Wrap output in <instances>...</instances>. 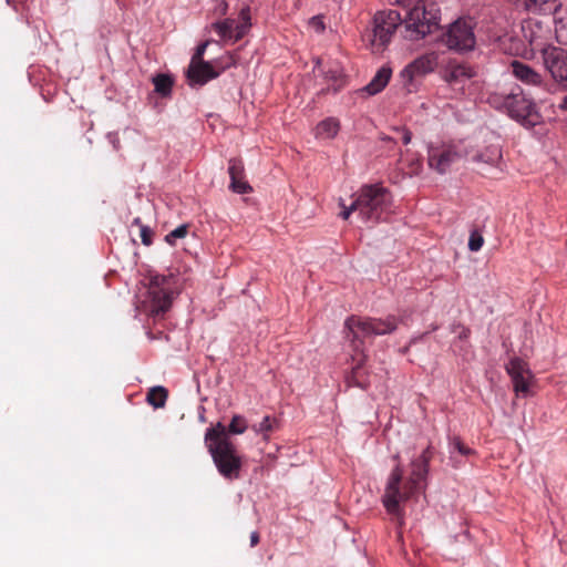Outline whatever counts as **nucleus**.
Instances as JSON below:
<instances>
[{"mask_svg":"<svg viewBox=\"0 0 567 567\" xmlns=\"http://www.w3.org/2000/svg\"><path fill=\"white\" fill-rule=\"evenodd\" d=\"M393 131L401 136L403 144L408 145L412 140V133L406 127H394Z\"/></svg>","mask_w":567,"mask_h":567,"instance_id":"36","label":"nucleus"},{"mask_svg":"<svg viewBox=\"0 0 567 567\" xmlns=\"http://www.w3.org/2000/svg\"><path fill=\"white\" fill-rule=\"evenodd\" d=\"M208 45V42H204L202 44H199L197 48H196V52L194 53L192 60H190V63H198V62H204L202 60V56L204 55L205 51H206V48Z\"/></svg>","mask_w":567,"mask_h":567,"instance_id":"37","label":"nucleus"},{"mask_svg":"<svg viewBox=\"0 0 567 567\" xmlns=\"http://www.w3.org/2000/svg\"><path fill=\"white\" fill-rule=\"evenodd\" d=\"M248 429L247 420L239 414H235L228 425V432L230 434H243Z\"/></svg>","mask_w":567,"mask_h":567,"instance_id":"28","label":"nucleus"},{"mask_svg":"<svg viewBox=\"0 0 567 567\" xmlns=\"http://www.w3.org/2000/svg\"><path fill=\"white\" fill-rule=\"evenodd\" d=\"M167 390L164 386L157 385L150 390L147 393V402L155 409L163 408L166 403Z\"/></svg>","mask_w":567,"mask_h":567,"instance_id":"26","label":"nucleus"},{"mask_svg":"<svg viewBox=\"0 0 567 567\" xmlns=\"http://www.w3.org/2000/svg\"><path fill=\"white\" fill-rule=\"evenodd\" d=\"M400 4L409 8L404 19L405 39L416 41L432 33L439 27L440 9L431 0H398Z\"/></svg>","mask_w":567,"mask_h":567,"instance_id":"4","label":"nucleus"},{"mask_svg":"<svg viewBox=\"0 0 567 567\" xmlns=\"http://www.w3.org/2000/svg\"><path fill=\"white\" fill-rule=\"evenodd\" d=\"M340 206L342 207V210L340 213V216L342 219H348L353 212H358V205L357 199H354L349 206H346L343 204V200L340 199Z\"/></svg>","mask_w":567,"mask_h":567,"instance_id":"33","label":"nucleus"},{"mask_svg":"<svg viewBox=\"0 0 567 567\" xmlns=\"http://www.w3.org/2000/svg\"><path fill=\"white\" fill-rule=\"evenodd\" d=\"M556 39L561 44H567V11L555 18Z\"/></svg>","mask_w":567,"mask_h":567,"instance_id":"27","label":"nucleus"},{"mask_svg":"<svg viewBox=\"0 0 567 567\" xmlns=\"http://www.w3.org/2000/svg\"><path fill=\"white\" fill-rule=\"evenodd\" d=\"M173 83L174 81L168 74L161 73L153 78L155 92L162 96L171 95Z\"/></svg>","mask_w":567,"mask_h":567,"instance_id":"25","label":"nucleus"},{"mask_svg":"<svg viewBox=\"0 0 567 567\" xmlns=\"http://www.w3.org/2000/svg\"><path fill=\"white\" fill-rule=\"evenodd\" d=\"M258 542H259V535H258V533H257V532H252V533L250 534V546H251V547L256 546V545L258 544Z\"/></svg>","mask_w":567,"mask_h":567,"instance_id":"39","label":"nucleus"},{"mask_svg":"<svg viewBox=\"0 0 567 567\" xmlns=\"http://www.w3.org/2000/svg\"><path fill=\"white\" fill-rule=\"evenodd\" d=\"M228 426L221 422H217L216 425L208 427L205 433V444L207 449L212 447V444L218 445L220 442H230Z\"/></svg>","mask_w":567,"mask_h":567,"instance_id":"22","label":"nucleus"},{"mask_svg":"<svg viewBox=\"0 0 567 567\" xmlns=\"http://www.w3.org/2000/svg\"><path fill=\"white\" fill-rule=\"evenodd\" d=\"M516 8L530 13H554L560 7L558 0H513Z\"/></svg>","mask_w":567,"mask_h":567,"instance_id":"20","label":"nucleus"},{"mask_svg":"<svg viewBox=\"0 0 567 567\" xmlns=\"http://www.w3.org/2000/svg\"><path fill=\"white\" fill-rule=\"evenodd\" d=\"M392 70L389 66L380 68L372 80L361 89V92L372 96L380 93L389 83Z\"/></svg>","mask_w":567,"mask_h":567,"instance_id":"21","label":"nucleus"},{"mask_svg":"<svg viewBox=\"0 0 567 567\" xmlns=\"http://www.w3.org/2000/svg\"><path fill=\"white\" fill-rule=\"evenodd\" d=\"M511 69L513 75L522 83L537 89L546 90L547 83L545 82L543 75L532 66L520 61L514 60L511 63Z\"/></svg>","mask_w":567,"mask_h":567,"instance_id":"16","label":"nucleus"},{"mask_svg":"<svg viewBox=\"0 0 567 567\" xmlns=\"http://www.w3.org/2000/svg\"><path fill=\"white\" fill-rule=\"evenodd\" d=\"M506 371L512 379L516 394L529 395L533 374L527 363L519 358H513L506 364Z\"/></svg>","mask_w":567,"mask_h":567,"instance_id":"15","label":"nucleus"},{"mask_svg":"<svg viewBox=\"0 0 567 567\" xmlns=\"http://www.w3.org/2000/svg\"><path fill=\"white\" fill-rule=\"evenodd\" d=\"M340 130V123L334 117H328L316 126V137L321 140L334 138Z\"/></svg>","mask_w":567,"mask_h":567,"instance_id":"23","label":"nucleus"},{"mask_svg":"<svg viewBox=\"0 0 567 567\" xmlns=\"http://www.w3.org/2000/svg\"><path fill=\"white\" fill-rule=\"evenodd\" d=\"M542 59L553 81L561 90H567V51L560 47L551 45L542 53Z\"/></svg>","mask_w":567,"mask_h":567,"instance_id":"12","label":"nucleus"},{"mask_svg":"<svg viewBox=\"0 0 567 567\" xmlns=\"http://www.w3.org/2000/svg\"><path fill=\"white\" fill-rule=\"evenodd\" d=\"M523 40L529 45L530 56L550 48V29L535 19H526L520 24Z\"/></svg>","mask_w":567,"mask_h":567,"instance_id":"10","label":"nucleus"},{"mask_svg":"<svg viewBox=\"0 0 567 567\" xmlns=\"http://www.w3.org/2000/svg\"><path fill=\"white\" fill-rule=\"evenodd\" d=\"M486 103L493 109L506 113L524 126H535L539 116L535 103L528 99L520 86L508 91H493L486 96Z\"/></svg>","mask_w":567,"mask_h":567,"instance_id":"3","label":"nucleus"},{"mask_svg":"<svg viewBox=\"0 0 567 567\" xmlns=\"http://www.w3.org/2000/svg\"><path fill=\"white\" fill-rule=\"evenodd\" d=\"M396 327L398 320L394 316H389L385 319H361L358 317H350L346 320V337L353 343L355 352L352 355L353 361H355V365L346 379L349 386H357L362 390L368 388V383L363 379L362 372V363L364 362L365 355L361 348L360 339L389 334L393 332Z\"/></svg>","mask_w":567,"mask_h":567,"instance_id":"2","label":"nucleus"},{"mask_svg":"<svg viewBox=\"0 0 567 567\" xmlns=\"http://www.w3.org/2000/svg\"><path fill=\"white\" fill-rule=\"evenodd\" d=\"M460 157L461 153L454 145H431L427 148L429 166L440 174H445Z\"/></svg>","mask_w":567,"mask_h":567,"instance_id":"14","label":"nucleus"},{"mask_svg":"<svg viewBox=\"0 0 567 567\" xmlns=\"http://www.w3.org/2000/svg\"><path fill=\"white\" fill-rule=\"evenodd\" d=\"M358 215L365 224L385 220L390 214L391 197L389 192L378 185H365L357 195Z\"/></svg>","mask_w":567,"mask_h":567,"instance_id":"5","label":"nucleus"},{"mask_svg":"<svg viewBox=\"0 0 567 567\" xmlns=\"http://www.w3.org/2000/svg\"><path fill=\"white\" fill-rule=\"evenodd\" d=\"M501 159L502 151L498 145H489L485 148V151L473 156L474 162L485 163L488 165H497Z\"/></svg>","mask_w":567,"mask_h":567,"instance_id":"24","label":"nucleus"},{"mask_svg":"<svg viewBox=\"0 0 567 567\" xmlns=\"http://www.w3.org/2000/svg\"><path fill=\"white\" fill-rule=\"evenodd\" d=\"M251 429L257 433V434H264V439L267 440L268 439V433L272 431L274 429V421L267 415L262 419L261 422H259L258 424H254L251 426Z\"/></svg>","mask_w":567,"mask_h":567,"instance_id":"29","label":"nucleus"},{"mask_svg":"<svg viewBox=\"0 0 567 567\" xmlns=\"http://www.w3.org/2000/svg\"><path fill=\"white\" fill-rule=\"evenodd\" d=\"M309 25L318 33L324 31L323 18L321 16H315L309 20Z\"/></svg>","mask_w":567,"mask_h":567,"instance_id":"34","label":"nucleus"},{"mask_svg":"<svg viewBox=\"0 0 567 567\" xmlns=\"http://www.w3.org/2000/svg\"><path fill=\"white\" fill-rule=\"evenodd\" d=\"M449 446L451 457H454L455 452H457L461 455H470L472 453V450L465 446L458 437L451 439Z\"/></svg>","mask_w":567,"mask_h":567,"instance_id":"30","label":"nucleus"},{"mask_svg":"<svg viewBox=\"0 0 567 567\" xmlns=\"http://www.w3.org/2000/svg\"><path fill=\"white\" fill-rule=\"evenodd\" d=\"M251 25V9L248 4H244L239 10L237 19L226 18L221 21H216L212 24V28L221 40L235 43L249 32Z\"/></svg>","mask_w":567,"mask_h":567,"instance_id":"8","label":"nucleus"},{"mask_svg":"<svg viewBox=\"0 0 567 567\" xmlns=\"http://www.w3.org/2000/svg\"><path fill=\"white\" fill-rule=\"evenodd\" d=\"M484 244V238L478 230H472L468 238V249L471 251H478Z\"/></svg>","mask_w":567,"mask_h":567,"instance_id":"32","label":"nucleus"},{"mask_svg":"<svg viewBox=\"0 0 567 567\" xmlns=\"http://www.w3.org/2000/svg\"><path fill=\"white\" fill-rule=\"evenodd\" d=\"M437 64L439 54L436 52H427L414 59L400 72L403 87L409 93L414 92L417 87L416 79L433 72Z\"/></svg>","mask_w":567,"mask_h":567,"instance_id":"9","label":"nucleus"},{"mask_svg":"<svg viewBox=\"0 0 567 567\" xmlns=\"http://www.w3.org/2000/svg\"><path fill=\"white\" fill-rule=\"evenodd\" d=\"M207 450L218 473L224 478L229 481L239 478L243 462L231 442H220L218 445L213 443L212 447Z\"/></svg>","mask_w":567,"mask_h":567,"instance_id":"7","label":"nucleus"},{"mask_svg":"<svg viewBox=\"0 0 567 567\" xmlns=\"http://www.w3.org/2000/svg\"><path fill=\"white\" fill-rule=\"evenodd\" d=\"M141 239L145 246H150L152 244V230L147 226L141 227Z\"/></svg>","mask_w":567,"mask_h":567,"instance_id":"38","label":"nucleus"},{"mask_svg":"<svg viewBox=\"0 0 567 567\" xmlns=\"http://www.w3.org/2000/svg\"><path fill=\"white\" fill-rule=\"evenodd\" d=\"M475 75L474 69L467 64H449L443 72L444 81L453 86H463Z\"/></svg>","mask_w":567,"mask_h":567,"instance_id":"19","label":"nucleus"},{"mask_svg":"<svg viewBox=\"0 0 567 567\" xmlns=\"http://www.w3.org/2000/svg\"><path fill=\"white\" fill-rule=\"evenodd\" d=\"M401 23V16L395 10L377 12L373 18L372 29L365 34L372 52H382Z\"/></svg>","mask_w":567,"mask_h":567,"instance_id":"6","label":"nucleus"},{"mask_svg":"<svg viewBox=\"0 0 567 567\" xmlns=\"http://www.w3.org/2000/svg\"><path fill=\"white\" fill-rule=\"evenodd\" d=\"M443 42L450 50L458 52L473 50L475 35L471 22L458 19L451 23L443 34Z\"/></svg>","mask_w":567,"mask_h":567,"instance_id":"11","label":"nucleus"},{"mask_svg":"<svg viewBox=\"0 0 567 567\" xmlns=\"http://www.w3.org/2000/svg\"><path fill=\"white\" fill-rule=\"evenodd\" d=\"M429 461V449H426L411 462V472L406 478H403L401 466L396 465L386 480L382 504L389 514L400 520V524L403 523L401 505L424 489Z\"/></svg>","mask_w":567,"mask_h":567,"instance_id":"1","label":"nucleus"},{"mask_svg":"<svg viewBox=\"0 0 567 567\" xmlns=\"http://www.w3.org/2000/svg\"><path fill=\"white\" fill-rule=\"evenodd\" d=\"M228 174L230 177L229 188L237 194H247L251 190L250 185L245 179L244 164L240 159L231 158L228 163Z\"/></svg>","mask_w":567,"mask_h":567,"instance_id":"18","label":"nucleus"},{"mask_svg":"<svg viewBox=\"0 0 567 567\" xmlns=\"http://www.w3.org/2000/svg\"><path fill=\"white\" fill-rule=\"evenodd\" d=\"M187 225H179L165 236V241L169 245H174L176 239L184 238L187 235Z\"/></svg>","mask_w":567,"mask_h":567,"instance_id":"31","label":"nucleus"},{"mask_svg":"<svg viewBox=\"0 0 567 567\" xmlns=\"http://www.w3.org/2000/svg\"><path fill=\"white\" fill-rule=\"evenodd\" d=\"M559 109L567 111V95L563 99L561 103L559 104Z\"/></svg>","mask_w":567,"mask_h":567,"instance_id":"40","label":"nucleus"},{"mask_svg":"<svg viewBox=\"0 0 567 567\" xmlns=\"http://www.w3.org/2000/svg\"><path fill=\"white\" fill-rule=\"evenodd\" d=\"M215 2V6L213 8L214 14L217 16H225L228 10V4L226 0H213Z\"/></svg>","mask_w":567,"mask_h":567,"instance_id":"35","label":"nucleus"},{"mask_svg":"<svg viewBox=\"0 0 567 567\" xmlns=\"http://www.w3.org/2000/svg\"><path fill=\"white\" fill-rule=\"evenodd\" d=\"M219 72L215 71L209 62L189 63L186 76L192 87L203 86L208 81L216 79Z\"/></svg>","mask_w":567,"mask_h":567,"instance_id":"17","label":"nucleus"},{"mask_svg":"<svg viewBox=\"0 0 567 567\" xmlns=\"http://www.w3.org/2000/svg\"><path fill=\"white\" fill-rule=\"evenodd\" d=\"M164 282V277L152 278L147 298L144 301L146 310L154 317L164 315L172 305V292L162 286Z\"/></svg>","mask_w":567,"mask_h":567,"instance_id":"13","label":"nucleus"}]
</instances>
